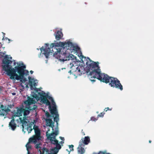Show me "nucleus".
<instances>
[{
  "mask_svg": "<svg viewBox=\"0 0 154 154\" xmlns=\"http://www.w3.org/2000/svg\"><path fill=\"white\" fill-rule=\"evenodd\" d=\"M23 112L24 116L23 118V119L22 120L21 118H19L23 124V131L25 133L26 131H24L26 130L28 132V133H29L32 131V129H33L34 130L35 135L33 137L29 138V141L30 142L32 141V140H33V141L35 142L38 141L41 137L40 131L38 126L35 125L36 121L34 120L33 122H31V121L29 120L30 118L26 117L29 114L30 112L29 110H25L23 111Z\"/></svg>",
  "mask_w": 154,
  "mask_h": 154,
  "instance_id": "nucleus-5",
  "label": "nucleus"
},
{
  "mask_svg": "<svg viewBox=\"0 0 154 154\" xmlns=\"http://www.w3.org/2000/svg\"><path fill=\"white\" fill-rule=\"evenodd\" d=\"M8 43H9L10 42V40L9 38H8Z\"/></svg>",
  "mask_w": 154,
  "mask_h": 154,
  "instance_id": "nucleus-22",
  "label": "nucleus"
},
{
  "mask_svg": "<svg viewBox=\"0 0 154 154\" xmlns=\"http://www.w3.org/2000/svg\"><path fill=\"white\" fill-rule=\"evenodd\" d=\"M83 134H84V135H85V134L84 133H83Z\"/></svg>",
  "mask_w": 154,
  "mask_h": 154,
  "instance_id": "nucleus-29",
  "label": "nucleus"
},
{
  "mask_svg": "<svg viewBox=\"0 0 154 154\" xmlns=\"http://www.w3.org/2000/svg\"><path fill=\"white\" fill-rule=\"evenodd\" d=\"M60 143L61 144H62L63 143H64V141H61V142H60Z\"/></svg>",
  "mask_w": 154,
  "mask_h": 154,
  "instance_id": "nucleus-21",
  "label": "nucleus"
},
{
  "mask_svg": "<svg viewBox=\"0 0 154 154\" xmlns=\"http://www.w3.org/2000/svg\"><path fill=\"white\" fill-rule=\"evenodd\" d=\"M104 114V113H101L100 114H99V115H98V117H98H103V115Z\"/></svg>",
  "mask_w": 154,
  "mask_h": 154,
  "instance_id": "nucleus-17",
  "label": "nucleus"
},
{
  "mask_svg": "<svg viewBox=\"0 0 154 154\" xmlns=\"http://www.w3.org/2000/svg\"><path fill=\"white\" fill-rule=\"evenodd\" d=\"M33 72L31 70V71H30V73L31 74H32V73H33Z\"/></svg>",
  "mask_w": 154,
  "mask_h": 154,
  "instance_id": "nucleus-23",
  "label": "nucleus"
},
{
  "mask_svg": "<svg viewBox=\"0 0 154 154\" xmlns=\"http://www.w3.org/2000/svg\"><path fill=\"white\" fill-rule=\"evenodd\" d=\"M98 119V118H95L94 117H92L91 118V120L94 121H96Z\"/></svg>",
  "mask_w": 154,
  "mask_h": 154,
  "instance_id": "nucleus-15",
  "label": "nucleus"
},
{
  "mask_svg": "<svg viewBox=\"0 0 154 154\" xmlns=\"http://www.w3.org/2000/svg\"><path fill=\"white\" fill-rule=\"evenodd\" d=\"M23 110L22 109H17L16 112L14 113L13 116H14L19 117L22 115Z\"/></svg>",
  "mask_w": 154,
  "mask_h": 154,
  "instance_id": "nucleus-10",
  "label": "nucleus"
},
{
  "mask_svg": "<svg viewBox=\"0 0 154 154\" xmlns=\"http://www.w3.org/2000/svg\"><path fill=\"white\" fill-rule=\"evenodd\" d=\"M60 139L62 140L63 141H64V137H60Z\"/></svg>",
  "mask_w": 154,
  "mask_h": 154,
  "instance_id": "nucleus-19",
  "label": "nucleus"
},
{
  "mask_svg": "<svg viewBox=\"0 0 154 154\" xmlns=\"http://www.w3.org/2000/svg\"><path fill=\"white\" fill-rule=\"evenodd\" d=\"M6 54V52H4V53L2 52H0V55L2 56H3L4 55Z\"/></svg>",
  "mask_w": 154,
  "mask_h": 154,
  "instance_id": "nucleus-18",
  "label": "nucleus"
},
{
  "mask_svg": "<svg viewBox=\"0 0 154 154\" xmlns=\"http://www.w3.org/2000/svg\"><path fill=\"white\" fill-rule=\"evenodd\" d=\"M63 34L60 31H58L55 34L56 39L57 40H59L62 37Z\"/></svg>",
  "mask_w": 154,
  "mask_h": 154,
  "instance_id": "nucleus-13",
  "label": "nucleus"
},
{
  "mask_svg": "<svg viewBox=\"0 0 154 154\" xmlns=\"http://www.w3.org/2000/svg\"><path fill=\"white\" fill-rule=\"evenodd\" d=\"M16 63L14 62V66L15 65H16Z\"/></svg>",
  "mask_w": 154,
  "mask_h": 154,
  "instance_id": "nucleus-25",
  "label": "nucleus"
},
{
  "mask_svg": "<svg viewBox=\"0 0 154 154\" xmlns=\"http://www.w3.org/2000/svg\"><path fill=\"white\" fill-rule=\"evenodd\" d=\"M90 139L89 137H85L84 140L82 139L80 141H81L82 143L83 144L87 145L90 142Z\"/></svg>",
  "mask_w": 154,
  "mask_h": 154,
  "instance_id": "nucleus-11",
  "label": "nucleus"
},
{
  "mask_svg": "<svg viewBox=\"0 0 154 154\" xmlns=\"http://www.w3.org/2000/svg\"><path fill=\"white\" fill-rule=\"evenodd\" d=\"M49 93H45L42 91L38 93L32 92L31 97H28L27 100L24 102L26 107L30 110H35L37 107L35 104L37 101L40 100V102L49 106V109L52 114L53 115L54 120L56 122L57 126L55 127L52 124V118L48 112L45 113L46 118L45 120L47 127L44 126L46 131V136L48 139L50 140L52 144H54L56 147L52 148L51 150L54 154H57L61 147L58 143V141L56 139V136L58 134V122L59 121V115L56 109L55 103L53 98L49 95Z\"/></svg>",
  "mask_w": 154,
  "mask_h": 154,
  "instance_id": "nucleus-2",
  "label": "nucleus"
},
{
  "mask_svg": "<svg viewBox=\"0 0 154 154\" xmlns=\"http://www.w3.org/2000/svg\"><path fill=\"white\" fill-rule=\"evenodd\" d=\"M151 140H149V143H151Z\"/></svg>",
  "mask_w": 154,
  "mask_h": 154,
  "instance_id": "nucleus-28",
  "label": "nucleus"
},
{
  "mask_svg": "<svg viewBox=\"0 0 154 154\" xmlns=\"http://www.w3.org/2000/svg\"><path fill=\"white\" fill-rule=\"evenodd\" d=\"M4 39V40H8V38L7 37H5V38H3V39Z\"/></svg>",
  "mask_w": 154,
  "mask_h": 154,
  "instance_id": "nucleus-20",
  "label": "nucleus"
},
{
  "mask_svg": "<svg viewBox=\"0 0 154 154\" xmlns=\"http://www.w3.org/2000/svg\"><path fill=\"white\" fill-rule=\"evenodd\" d=\"M93 154H110L109 153H107L106 151L105 152H101L100 151L98 154L96 153H94Z\"/></svg>",
  "mask_w": 154,
  "mask_h": 154,
  "instance_id": "nucleus-14",
  "label": "nucleus"
},
{
  "mask_svg": "<svg viewBox=\"0 0 154 154\" xmlns=\"http://www.w3.org/2000/svg\"><path fill=\"white\" fill-rule=\"evenodd\" d=\"M12 94L13 95H14L16 94V93H12Z\"/></svg>",
  "mask_w": 154,
  "mask_h": 154,
  "instance_id": "nucleus-24",
  "label": "nucleus"
},
{
  "mask_svg": "<svg viewBox=\"0 0 154 154\" xmlns=\"http://www.w3.org/2000/svg\"><path fill=\"white\" fill-rule=\"evenodd\" d=\"M9 126L12 130H15L16 127V124L15 123L14 120V119H13L10 122Z\"/></svg>",
  "mask_w": 154,
  "mask_h": 154,
  "instance_id": "nucleus-12",
  "label": "nucleus"
},
{
  "mask_svg": "<svg viewBox=\"0 0 154 154\" xmlns=\"http://www.w3.org/2000/svg\"><path fill=\"white\" fill-rule=\"evenodd\" d=\"M11 57L8 55H6L3 60L4 65L3 66V69L5 71V74L10 76L11 79L20 80V85L23 88L27 87V80L25 77L29 74V71L25 70L26 66L22 62H17V66L12 68L9 64L12 63L11 60Z\"/></svg>",
  "mask_w": 154,
  "mask_h": 154,
  "instance_id": "nucleus-3",
  "label": "nucleus"
},
{
  "mask_svg": "<svg viewBox=\"0 0 154 154\" xmlns=\"http://www.w3.org/2000/svg\"><path fill=\"white\" fill-rule=\"evenodd\" d=\"M84 146V144L82 143L81 141H80L79 143V146L77 148L78 154H83L84 153L85 150L83 147Z\"/></svg>",
  "mask_w": 154,
  "mask_h": 154,
  "instance_id": "nucleus-9",
  "label": "nucleus"
},
{
  "mask_svg": "<svg viewBox=\"0 0 154 154\" xmlns=\"http://www.w3.org/2000/svg\"><path fill=\"white\" fill-rule=\"evenodd\" d=\"M0 104H1V103H0Z\"/></svg>",
  "mask_w": 154,
  "mask_h": 154,
  "instance_id": "nucleus-30",
  "label": "nucleus"
},
{
  "mask_svg": "<svg viewBox=\"0 0 154 154\" xmlns=\"http://www.w3.org/2000/svg\"><path fill=\"white\" fill-rule=\"evenodd\" d=\"M66 150L68 151V152H69H69H70L67 149H66Z\"/></svg>",
  "mask_w": 154,
  "mask_h": 154,
  "instance_id": "nucleus-27",
  "label": "nucleus"
},
{
  "mask_svg": "<svg viewBox=\"0 0 154 154\" xmlns=\"http://www.w3.org/2000/svg\"><path fill=\"white\" fill-rule=\"evenodd\" d=\"M74 147V146L73 145H69V149H70V151H72L73 150V147Z\"/></svg>",
  "mask_w": 154,
  "mask_h": 154,
  "instance_id": "nucleus-16",
  "label": "nucleus"
},
{
  "mask_svg": "<svg viewBox=\"0 0 154 154\" xmlns=\"http://www.w3.org/2000/svg\"><path fill=\"white\" fill-rule=\"evenodd\" d=\"M10 111L9 106H4L0 104V116H6L7 112Z\"/></svg>",
  "mask_w": 154,
  "mask_h": 154,
  "instance_id": "nucleus-7",
  "label": "nucleus"
},
{
  "mask_svg": "<svg viewBox=\"0 0 154 154\" xmlns=\"http://www.w3.org/2000/svg\"><path fill=\"white\" fill-rule=\"evenodd\" d=\"M49 44H46L44 47H42L40 49L41 53L39 55V57H41L44 55L46 58L48 57L49 54L54 52V56L55 58L58 59L61 62H64L67 60H70L69 65V67L71 69L69 72L71 74L72 73L75 76V78H76L77 76H80L82 74H84L87 72L86 69L82 65H79L78 66V64L79 63L76 57L72 54H70V53H73L75 54L76 55H78V56L82 59L84 58V59L85 58L82 55V54L80 51V48L76 44H73L69 41H66L65 42H60L59 43H52L49 47ZM92 62L89 58L88 57L87 59L83 60L82 61L84 63H85L87 65V68L88 70L90 72L89 74L90 77H89L90 80L93 82H95V80L90 79L94 78L92 77L91 75V73L93 71H98V69H94V68H90L88 67L87 63L88 62L89 60ZM97 79V78H96Z\"/></svg>",
  "mask_w": 154,
  "mask_h": 154,
  "instance_id": "nucleus-1",
  "label": "nucleus"
},
{
  "mask_svg": "<svg viewBox=\"0 0 154 154\" xmlns=\"http://www.w3.org/2000/svg\"><path fill=\"white\" fill-rule=\"evenodd\" d=\"M89 61L87 63L88 67L90 68H92L98 69V71H93L91 73V75L92 77L97 78L101 81L109 83V85L113 88L120 89L121 91L123 90V87L120 83V81L116 78L109 77L106 74L100 73V70L99 67V63H96L94 62L91 61L89 60Z\"/></svg>",
  "mask_w": 154,
  "mask_h": 154,
  "instance_id": "nucleus-4",
  "label": "nucleus"
},
{
  "mask_svg": "<svg viewBox=\"0 0 154 154\" xmlns=\"http://www.w3.org/2000/svg\"><path fill=\"white\" fill-rule=\"evenodd\" d=\"M41 136L40 139L35 142L33 141V140H32V141L29 142H29L26 144V147L28 152L27 154H30V150L31 149V145L30 144L33 143L35 144V146L36 148L38 149V151H39L40 154H51L49 153V151L47 149L45 148H43L41 149V146L42 145L40 143H39V140L41 139Z\"/></svg>",
  "mask_w": 154,
  "mask_h": 154,
  "instance_id": "nucleus-6",
  "label": "nucleus"
},
{
  "mask_svg": "<svg viewBox=\"0 0 154 154\" xmlns=\"http://www.w3.org/2000/svg\"><path fill=\"white\" fill-rule=\"evenodd\" d=\"M29 85L31 89H32L33 86H35L37 85V80H35L33 77H29Z\"/></svg>",
  "mask_w": 154,
  "mask_h": 154,
  "instance_id": "nucleus-8",
  "label": "nucleus"
},
{
  "mask_svg": "<svg viewBox=\"0 0 154 154\" xmlns=\"http://www.w3.org/2000/svg\"><path fill=\"white\" fill-rule=\"evenodd\" d=\"M105 109H107V110H109V108H108V107H107V108H106Z\"/></svg>",
  "mask_w": 154,
  "mask_h": 154,
  "instance_id": "nucleus-26",
  "label": "nucleus"
}]
</instances>
